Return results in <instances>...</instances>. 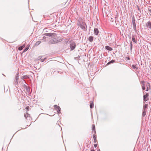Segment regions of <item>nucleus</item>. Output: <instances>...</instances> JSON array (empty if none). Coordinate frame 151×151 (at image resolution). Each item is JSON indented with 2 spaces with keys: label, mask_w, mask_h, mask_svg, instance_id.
Wrapping results in <instances>:
<instances>
[{
  "label": "nucleus",
  "mask_w": 151,
  "mask_h": 151,
  "mask_svg": "<svg viewBox=\"0 0 151 151\" xmlns=\"http://www.w3.org/2000/svg\"><path fill=\"white\" fill-rule=\"evenodd\" d=\"M28 77V76H22V78L24 79L27 78Z\"/></svg>",
  "instance_id": "cd10ccee"
},
{
  "label": "nucleus",
  "mask_w": 151,
  "mask_h": 151,
  "mask_svg": "<svg viewBox=\"0 0 151 151\" xmlns=\"http://www.w3.org/2000/svg\"><path fill=\"white\" fill-rule=\"evenodd\" d=\"M55 39H56V43H57L58 42H60L62 40V39H61L59 37L55 38Z\"/></svg>",
  "instance_id": "9b49d317"
},
{
  "label": "nucleus",
  "mask_w": 151,
  "mask_h": 151,
  "mask_svg": "<svg viewBox=\"0 0 151 151\" xmlns=\"http://www.w3.org/2000/svg\"><path fill=\"white\" fill-rule=\"evenodd\" d=\"M77 24L83 30H85V27H86V24L83 19L80 18L78 20Z\"/></svg>",
  "instance_id": "f257e3e1"
},
{
  "label": "nucleus",
  "mask_w": 151,
  "mask_h": 151,
  "mask_svg": "<svg viewBox=\"0 0 151 151\" xmlns=\"http://www.w3.org/2000/svg\"><path fill=\"white\" fill-rule=\"evenodd\" d=\"M56 40V39H55V38H54L50 40L48 42V43L50 44H53L57 43Z\"/></svg>",
  "instance_id": "39448f33"
},
{
  "label": "nucleus",
  "mask_w": 151,
  "mask_h": 151,
  "mask_svg": "<svg viewBox=\"0 0 151 151\" xmlns=\"http://www.w3.org/2000/svg\"><path fill=\"white\" fill-rule=\"evenodd\" d=\"M23 47H22V46H21L19 47L18 49L19 50H21L23 49Z\"/></svg>",
  "instance_id": "bb28decb"
},
{
  "label": "nucleus",
  "mask_w": 151,
  "mask_h": 151,
  "mask_svg": "<svg viewBox=\"0 0 151 151\" xmlns=\"http://www.w3.org/2000/svg\"><path fill=\"white\" fill-rule=\"evenodd\" d=\"M114 62H115L114 60H112L110 61L109 62L107 63V64L108 65H109V64H110L111 63H114Z\"/></svg>",
  "instance_id": "a211bd4d"
},
{
  "label": "nucleus",
  "mask_w": 151,
  "mask_h": 151,
  "mask_svg": "<svg viewBox=\"0 0 151 151\" xmlns=\"http://www.w3.org/2000/svg\"><path fill=\"white\" fill-rule=\"evenodd\" d=\"M146 86H147L146 91H147L149 90L148 88H150V83L147 82V83Z\"/></svg>",
  "instance_id": "9d476101"
},
{
  "label": "nucleus",
  "mask_w": 151,
  "mask_h": 151,
  "mask_svg": "<svg viewBox=\"0 0 151 151\" xmlns=\"http://www.w3.org/2000/svg\"><path fill=\"white\" fill-rule=\"evenodd\" d=\"M54 107L55 110L59 114L60 113L61 109L59 106H57L56 105H55L54 106Z\"/></svg>",
  "instance_id": "20e7f679"
},
{
  "label": "nucleus",
  "mask_w": 151,
  "mask_h": 151,
  "mask_svg": "<svg viewBox=\"0 0 151 151\" xmlns=\"http://www.w3.org/2000/svg\"><path fill=\"white\" fill-rule=\"evenodd\" d=\"M132 67L134 69H135L136 70H137L138 69V67H136V65H132Z\"/></svg>",
  "instance_id": "f3484780"
},
{
  "label": "nucleus",
  "mask_w": 151,
  "mask_h": 151,
  "mask_svg": "<svg viewBox=\"0 0 151 151\" xmlns=\"http://www.w3.org/2000/svg\"><path fill=\"white\" fill-rule=\"evenodd\" d=\"M127 60H130L129 58V57H127Z\"/></svg>",
  "instance_id": "4c0bfd02"
},
{
  "label": "nucleus",
  "mask_w": 151,
  "mask_h": 151,
  "mask_svg": "<svg viewBox=\"0 0 151 151\" xmlns=\"http://www.w3.org/2000/svg\"><path fill=\"white\" fill-rule=\"evenodd\" d=\"M132 41L135 43H137V40H136V39L134 36L133 35L132 37Z\"/></svg>",
  "instance_id": "2eb2a0df"
},
{
  "label": "nucleus",
  "mask_w": 151,
  "mask_h": 151,
  "mask_svg": "<svg viewBox=\"0 0 151 151\" xmlns=\"http://www.w3.org/2000/svg\"><path fill=\"white\" fill-rule=\"evenodd\" d=\"M90 108L92 109L93 108L94 106V104L93 103H91L90 105Z\"/></svg>",
  "instance_id": "5701e85b"
},
{
  "label": "nucleus",
  "mask_w": 151,
  "mask_h": 151,
  "mask_svg": "<svg viewBox=\"0 0 151 151\" xmlns=\"http://www.w3.org/2000/svg\"><path fill=\"white\" fill-rule=\"evenodd\" d=\"M141 84H142V85H143V86H144V84H145V81H142L141 82Z\"/></svg>",
  "instance_id": "c756f323"
},
{
  "label": "nucleus",
  "mask_w": 151,
  "mask_h": 151,
  "mask_svg": "<svg viewBox=\"0 0 151 151\" xmlns=\"http://www.w3.org/2000/svg\"><path fill=\"white\" fill-rule=\"evenodd\" d=\"M148 10L149 12V13L150 14H151V9L149 8Z\"/></svg>",
  "instance_id": "7c9ffc66"
},
{
  "label": "nucleus",
  "mask_w": 151,
  "mask_h": 151,
  "mask_svg": "<svg viewBox=\"0 0 151 151\" xmlns=\"http://www.w3.org/2000/svg\"><path fill=\"white\" fill-rule=\"evenodd\" d=\"M94 34L96 35H97L99 33V31L98 29L95 28L94 29Z\"/></svg>",
  "instance_id": "6e6552de"
},
{
  "label": "nucleus",
  "mask_w": 151,
  "mask_h": 151,
  "mask_svg": "<svg viewBox=\"0 0 151 151\" xmlns=\"http://www.w3.org/2000/svg\"><path fill=\"white\" fill-rule=\"evenodd\" d=\"M91 151H95L94 150H91Z\"/></svg>",
  "instance_id": "58836bf2"
},
{
  "label": "nucleus",
  "mask_w": 151,
  "mask_h": 151,
  "mask_svg": "<svg viewBox=\"0 0 151 151\" xmlns=\"http://www.w3.org/2000/svg\"><path fill=\"white\" fill-rule=\"evenodd\" d=\"M44 35H45L49 37H55L56 35L54 33H45L44 34Z\"/></svg>",
  "instance_id": "f03ea898"
},
{
  "label": "nucleus",
  "mask_w": 151,
  "mask_h": 151,
  "mask_svg": "<svg viewBox=\"0 0 151 151\" xmlns=\"http://www.w3.org/2000/svg\"><path fill=\"white\" fill-rule=\"evenodd\" d=\"M93 36H90L89 37L88 40L89 42H92L93 41Z\"/></svg>",
  "instance_id": "4468645a"
},
{
  "label": "nucleus",
  "mask_w": 151,
  "mask_h": 151,
  "mask_svg": "<svg viewBox=\"0 0 151 151\" xmlns=\"http://www.w3.org/2000/svg\"><path fill=\"white\" fill-rule=\"evenodd\" d=\"M132 24L133 27V29L134 30H136V24L135 22V21L134 20H132Z\"/></svg>",
  "instance_id": "1a4fd4ad"
},
{
  "label": "nucleus",
  "mask_w": 151,
  "mask_h": 151,
  "mask_svg": "<svg viewBox=\"0 0 151 151\" xmlns=\"http://www.w3.org/2000/svg\"><path fill=\"white\" fill-rule=\"evenodd\" d=\"M46 38V37H45L44 36L43 37V39L44 40Z\"/></svg>",
  "instance_id": "c9c22d12"
},
{
  "label": "nucleus",
  "mask_w": 151,
  "mask_h": 151,
  "mask_svg": "<svg viewBox=\"0 0 151 151\" xmlns=\"http://www.w3.org/2000/svg\"><path fill=\"white\" fill-rule=\"evenodd\" d=\"M18 76H16V80L17 81V80H18Z\"/></svg>",
  "instance_id": "473e14b6"
},
{
  "label": "nucleus",
  "mask_w": 151,
  "mask_h": 151,
  "mask_svg": "<svg viewBox=\"0 0 151 151\" xmlns=\"http://www.w3.org/2000/svg\"><path fill=\"white\" fill-rule=\"evenodd\" d=\"M130 49L131 50H132V41H131L130 42Z\"/></svg>",
  "instance_id": "393cba45"
},
{
  "label": "nucleus",
  "mask_w": 151,
  "mask_h": 151,
  "mask_svg": "<svg viewBox=\"0 0 151 151\" xmlns=\"http://www.w3.org/2000/svg\"><path fill=\"white\" fill-rule=\"evenodd\" d=\"M146 114V111L145 109L143 110V112L142 114V116L143 117L145 116Z\"/></svg>",
  "instance_id": "dca6fc26"
},
{
  "label": "nucleus",
  "mask_w": 151,
  "mask_h": 151,
  "mask_svg": "<svg viewBox=\"0 0 151 151\" xmlns=\"http://www.w3.org/2000/svg\"><path fill=\"white\" fill-rule=\"evenodd\" d=\"M146 26L148 28L151 29V22H148L146 24Z\"/></svg>",
  "instance_id": "0eeeda50"
},
{
  "label": "nucleus",
  "mask_w": 151,
  "mask_h": 151,
  "mask_svg": "<svg viewBox=\"0 0 151 151\" xmlns=\"http://www.w3.org/2000/svg\"><path fill=\"white\" fill-rule=\"evenodd\" d=\"M28 109H29V107L27 106V107H26V109L28 110Z\"/></svg>",
  "instance_id": "e433bc0d"
},
{
  "label": "nucleus",
  "mask_w": 151,
  "mask_h": 151,
  "mask_svg": "<svg viewBox=\"0 0 151 151\" xmlns=\"http://www.w3.org/2000/svg\"><path fill=\"white\" fill-rule=\"evenodd\" d=\"M29 48V46H28V47H27L26 48H25L24 49L23 52H25L27 51L28 50Z\"/></svg>",
  "instance_id": "4be33fe9"
},
{
  "label": "nucleus",
  "mask_w": 151,
  "mask_h": 151,
  "mask_svg": "<svg viewBox=\"0 0 151 151\" xmlns=\"http://www.w3.org/2000/svg\"><path fill=\"white\" fill-rule=\"evenodd\" d=\"M148 106V104H145L144 105L143 107V110L145 109Z\"/></svg>",
  "instance_id": "6ab92c4d"
},
{
  "label": "nucleus",
  "mask_w": 151,
  "mask_h": 151,
  "mask_svg": "<svg viewBox=\"0 0 151 151\" xmlns=\"http://www.w3.org/2000/svg\"><path fill=\"white\" fill-rule=\"evenodd\" d=\"M142 89L143 90H145V86H142Z\"/></svg>",
  "instance_id": "2f4dec72"
},
{
  "label": "nucleus",
  "mask_w": 151,
  "mask_h": 151,
  "mask_svg": "<svg viewBox=\"0 0 151 151\" xmlns=\"http://www.w3.org/2000/svg\"><path fill=\"white\" fill-rule=\"evenodd\" d=\"M45 59H46L45 58H44V59H40V60L41 61V62H43L44 61V60Z\"/></svg>",
  "instance_id": "c85d7f7f"
},
{
  "label": "nucleus",
  "mask_w": 151,
  "mask_h": 151,
  "mask_svg": "<svg viewBox=\"0 0 151 151\" xmlns=\"http://www.w3.org/2000/svg\"><path fill=\"white\" fill-rule=\"evenodd\" d=\"M29 115V114L28 113H26V114H24V117L27 118L28 116Z\"/></svg>",
  "instance_id": "a878e982"
},
{
  "label": "nucleus",
  "mask_w": 151,
  "mask_h": 151,
  "mask_svg": "<svg viewBox=\"0 0 151 151\" xmlns=\"http://www.w3.org/2000/svg\"><path fill=\"white\" fill-rule=\"evenodd\" d=\"M25 86L26 87V88L27 91V92L29 93L30 91V88L29 87H27L25 85Z\"/></svg>",
  "instance_id": "aec40b11"
},
{
  "label": "nucleus",
  "mask_w": 151,
  "mask_h": 151,
  "mask_svg": "<svg viewBox=\"0 0 151 151\" xmlns=\"http://www.w3.org/2000/svg\"><path fill=\"white\" fill-rule=\"evenodd\" d=\"M41 42L40 41H37L35 43V45H38L39 44H40V43Z\"/></svg>",
  "instance_id": "b1692460"
},
{
  "label": "nucleus",
  "mask_w": 151,
  "mask_h": 151,
  "mask_svg": "<svg viewBox=\"0 0 151 151\" xmlns=\"http://www.w3.org/2000/svg\"><path fill=\"white\" fill-rule=\"evenodd\" d=\"M70 46L71 49L72 50H73L75 48L76 46L75 42H70Z\"/></svg>",
  "instance_id": "7ed1b4c3"
},
{
  "label": "nucleus",
  "mask_w": 151,
  "mask_h": 151,
  "mask_svg": "<svg viewBox=\"0 0 151 151\" xmlns=\"http://www.w3.org/2000/svg\"><path fill=\"white\" fill-rule=\"evenodd\" d=\"M93 139L94 140V144H96V142H97V139H96V135L95 134H93Z\"/></svg>",
  "instance_id": "ddd939ff"
},
{
  "label": "nucleus",
  "mask_w": 151,
  "mask_h": 151,
  "mask_svg": "<svg viewBox=\"0 0 151 151\" xmlns=\"http://www.w3.org/2000/svg\"><path fill=\"white\" fill-rule=\"evenodd\" d=\"M22 47L23 48H24L25 47V45L24 44L22 46Z\"/></svg>",
  "instance_id": "f704fd0d"
},
{
  "label": "nucleus",
  "mask_w": 151,
  "mask_h": 151,
  "mask_svg": "<svg viewBox=\"0 0 151 151\" xmlns=\"http://www.w3.org/2000/svg\"><path fill=\"white\" fill-rule=\"evenodd\" d=\"M95 125L94 124H93L92 125V130L93 131H94V132L95 133H96V131H95Z\"/></svg>",
  "instance_id": "412c9836"
},
{
  "label": "nucleus",
  "mask_w": 151,
  "mask_h": 151,
  "mask_svg": "<svg viewBox=\"0 0 151 151\" xmlns=\"http://www.w3.org/2000/svg\"><path fill=\"white\" fill-rule=\"evenodd\" d=\"M149 96V94L147 93H146L145 95L143 96V100L145 101H146L148 100V98L147 97Z\"/></svg>",
  "instance_id": "423d86ee"
},
{
  "label": "nucleus",
  "mask_w": 151,
  "mask_h": 151,
  "mask_svg": "<svg viewBox=\"0 0 151 151\" xmlns=\"http://www.w3.org/2000/svg\"><path fill=\"white\" fill-rule=\"evenodd\" d=\"M94 146L95 147H97V144H94Z\"/></svg>",
  "instance_id": "72a5a7b5"
},
{
  "label": "nucleus",
  "mask_w": 151,
  "mask_h": 151,
  "mask_svg": "<svg viewBox=\"0 0 151 151\" xmlns=\"http://www.w3.org/2000/svg\"><path fill=\"white\" fill-rule=\"evenodd\" d=\"M105 48L108 50L111 51L112 50V48L109 46H107L105 47Z\"/></svg>",
  "instance_id": "f8f14e48"
}]
</instances>
